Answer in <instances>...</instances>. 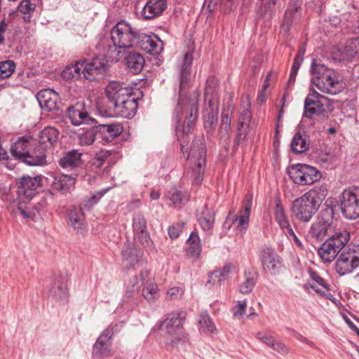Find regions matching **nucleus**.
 Instances as JSON below:
<instances>
[{
	"mask_svg": "<svg viewBox=\"0 0 359 359\" xmlns=\"http://www.w3.org/2000/svg\"><path fill=\"white\" fill-rule=\"evenodd\" d=\"M193 51H187L180 65L178 93L179 101L175 109L177 122L182 118L180 114L186 113L184 123L182 126V133L188 134L197 120L198 115V103L200 93L198 90L193 91L189 97L185 100L188 90L191 86V67L193 62Z\"/></svg>",
	"mask_w": 359,
	"mask_h": 359,
	"instance_id": "f257e3e1",
	"label": "nucleus"
},
{
	"mask_svg": "<svg viewBox=\"0 0 359 359\" xmlns=\"http://www.w3.org/2000/svg\"><path fill=\"white\" fill-rule=\"evenodd\" d=\"M140 33L137 28L121 20L111 29L110 38L112 44L105 46L104 40H101L97 48L103 51L109 60L117 62L124 57L130 48L137 47Z\"/></svg>",
	"mask_w": 359,
	"mask_h": 359,
	"instance_id": "f03ea898",
	"label": "nucleus"
},
{
	"mask_svg": "<svg viewBox=\"0 0 359 359\" xmlns=\"http://www.w3.org/2000/svg\"><path fill=\"white\" fill-rule=\"evenodd\" d=\"M311 73L313 76L312 83L321 92L335 95L341 91L339 74L334 69L327 68L323 64L317 63L313 60Z\"/></svg>",
	"mask_w": 359,
	"mask_h": 359,
	"instance_id": "7ed1b4c3",
	"label": "nucleus"
},
{
	"mask_svg": "<svg viewBox=\"0 0 359 359\" xmlns=\"http://www.w3.org/2000/svg\"><path fill=\"white\" fill-rule=\"evenodd\" d=\"M185 318V312H173L161 323L160 329L166 334L165 343L168 346H176L183 344L188 340V336L182 327Z\"/></svg>",
	"mask_w": 359,
	"mask_h": 359,
	"instance_id": "20e7f679",
	"label": "nucleus"
},
{
	"mask_svg": "<svg viewBox=\"0 0 359 359\" xmlns=\"http://www.w3.org/2000/svg\"><path fill=\"white\" fill-rule=\"evenodd\" d=\"M334 210L332 208H326L321 210L316 220L312 223L307 237L310 239L322 241L327 236L334 234L335 226L333 222Z\"/></svg>",
	"mask_w": 359,
	"mask_h": 359,
	"instance_id": "39448f33",
	"label": "nucleus"
},
{
	"mask_svg": "<svg viewBox=\"0 0 359 359\" xmlns=\"http://www.w3.org/2000/svg\"><path fill=\"white\" fill-rule=\"evenodd\" d=\"M349 238L350 234L346 230L336 232L318 248V255L325 262H332L346 245Z\"/></svg>",
	"mask_w": 359,
	"mask_h": 359,
	"instance_id": "423d86ee",
	"label": "nucleus"
},
{
	"mask_svg": "<svg viewBox=\"0 0 359 359\" xmlns=\"http://www.w3.org/2000/svg\"><path fill=\"white\" fill-rule=\"evenodd\" d=\"M186 158L194 165V183L200 184L203 179V171L206 164V147L203 136H198L194 140L190 153L187 154Z\"/></svg>",
	"mask_w": 359,
	"mask_h": 359,
	"instance_id": "0eeeda50",
	"label": "nucleus"
},
{
	"mask_svg": "<svg viewBox=\"0 0 359 359\" xmlns=\"http://www.w3.org/2000/svg\"><path fill=\"white\" fill-rule=\"evenodd\" d=\"M340 210L344 217L355 219L359 217V188L344 189L339 197Z\"/></svg>",
	"mask_w": 359,
	"mask_h": 359,
	"instance_id": "6e6552de",
	"label": "nucleus"
},
{
	"mask_svg": "<svg viewBox=\"0 0 359 359\" xmlns=\"http://www.w3.org/2000/svg\"><path fill=\"white\" fill-rule=\"evenodd\" d=\"M291 180L297 184H311L320 180V172L316 168L306 164L292 165L288 171Z\"/></svg>",
	"mask_w": 359,
	"mask_h": 359,
	"instance_id": "1a4fd4ad",
	"label": "nucleus"
},
{
	"mask_svg": "<svg viewBox=\"0 0 359 359\" xmlns=\"http://www.w3.org/2000/svg\"><path fill=\"white\" fill-rule=\"evenodd\" d=\"M359 266V246L342 251L335 262V270L339 276L352 273Z\"/></svg>",
	"mask_w": 359,
	"mask_h": 359,
	"instance_id": "9d476101",
	"label": "nucleus"
},
{
	"mask_svg": "<svg viewBox=\"0 0 359 359\" xmlns=\"http://www.w3.org/2000/svg\"><path fill=\"white\" fill-rule=\"evenodd\" d=\"M250 107L251 102L249 97L248 95L243 96L241 102L238 133L236 138L238 144H241V141L245 139L248 132L253 130V126L250 122Z\"/></svg>",
	"mask_w": 359,
	"mask_h": 359,
	"instance_id": "9b49d317",
	"label": "nucleus"
},
{
	"mask_svg": "<svg viewBox=\"0 0 359 359\" xmlns=\"http://www.w3.org/2000/svg\"><path fill=\"white\" fill-rule=\"evenodd\" d=\"M318 209L319 208L305 195L296 198L292 206L293 215L297 219L304 222H309Z\"/></svg>",
	"mask_w": 359,
	"mask_h": 359,
	"instance_id": "f8f14e48",
	"label": "nucleus"
},
{
	"mask_svg": "<svg viewBox=\"0 0 359 359\" xmlns=\"http://www.w3.org/2000/svg\"><path fill=\"white\" fill-rule=\"evenodd\" d=\"M40 176H23L19 183L17 191L18 198L21 203H27L32 200L37 193L41 185Z\"/></svg>",
	"mask_w": 359,
	"mask_h": 359,
	"instance_id": "ddd939ff",
	"label": "nucleus"
},
{
	"mask_svg": "<svg viewBox=\"0 0 359 359\" xmlns=\"http://www.w3.org/2000/svg\"><path fill=\"white\" fill-rule=\"evenodd\" d=\"M134 241L144 248L150 247L152 241L147 231V221L142 213H136L133 219Z\"/></svg>",
	"mask_w": 359,
	"mask_h": 359,
	"instance_id": "4468645a",
	"label": "nucleus"
},
{
	"mask_svg": "<svg viewBox=\"0 0 359 359\" xmlns=\"http://www.w3.org/2000/svg\"><path fill=\"white\" fill-rule=\"evenodd\" d=\"M107 71V61L104 58L96 57L83 65V76L89 81L102 77Z\"/></svg>",
	"mask_w": 359,
	"mask_h": 359,
	"instance_id": "2eb2a0df",
	"label": "nucleus"
},
{
	"mask_svg": "<svg viewBox=\"0 0 359 359\" xmlns=\"http://www.w3.org/2000/svg\"><path fill=\"white\" fill-rule=\"evenodd\" d=\"M262 267L266 273L276 275L280 272L282 266L280 257L274 250L266 248L260 254Z\"/></svg>",
	"mask_w": 359,
	"mask_h": 359,
	"instance_id": "dca6fc26",
	"label": "nucleus"
},
{
	"mask_svg": "<svg viewBox=\"0 0 359 359\" xmlns=\"http://www.w3.org/2000/svg\"><path fill=\"white\" fill-rule=\"evenodd\" d=\"M106 95L111 107L133 94V89L123 83L110 82L106 87Z\"/></svg>",
	"mask_w": 359,
	"mask_h": 359,
	"instance_id": "f3484780",
	"label": "nucleus"
},
{
	"mask_svg": "<svg viewBox=\"0 0 359 359\" xmlns=\"http://www.w3.org/2000/svg\"><path fill=\"white\" fill-rule=\"evenodd\" d=\"M67 115L71 120V123L74 126L84 123L93 124L95 122V120L89 116L83 102H76L68 107Z\"/></svg>",
	"mask_w": 359,
	"mask_h": 359,
	"instance_id": "a211bd4d",
	"label": "nucleus"
},
{
	"mask_svg": "<svg viewBox=\"0 0 359 359\" xmlns=\"http://www.w3.org/2000/svg\"><path fill=\"white\" fill-rule=\"evenodd\" d=\"M320 95L316 90L310 93L304 100V116L311 118L312 115H323L325 111L323 103L320 100Z\"/></svg>",
	"mask_w": 359,
	"mask_h": 359,
	"instance_id": "6ab92c4d",
	"label": "nucleus"
},
{
	"mask_svg": "<svg viewBox=\"0 0 359 359\" xmlns=\"http://www.w3.org/2000/svg\"><path fill=\"white\" fill-rule=\"evenodd\" d=\"M122 261L123 266L128 269L138 268L144 263L142 252L129 243L125 245L122 251Z\"/></svg>",
	"mask_w": 359,
	"mask_h": 359,
	"instance_id": "aec40b11",
	"label": "nucleus"
},
{
	"mask_svg": "<svg viewBox=\"0 0 359 359\" xmlns=\"http://www.w3.org/2000/svg\"><path fill=\"white\" fill-rule=\"evenodd\" d=\"M114 115L126 118H133L137 109V98L134 94L116 103L113 107Z\"/></svg>",
	"mask_w": 359,
	"mask_h": 359,
	"instance_id": "412c9836",
	"label": "nucleus"
},
{
	"mask_svg": "<svg viewBox=\"0 0 359 359\" xmlns=\"http://www.w3.org/2000/svg\"><path fill=\"white\" fill-rule=\"evenodd\" d=\"M36 99L40 107L48 111L59 109L60 96L52 89H43L36 94Z\"/></svg>",
	"mask_w": 359,
	"mask_h": 359,
	"instance_id": "4be33fe9",
	"label": "nucleus"
},
{
	"mask_svg": "<svg viewBox=\"0 0 359 359\" xmlns=\"http://www.w3.org/2000/svg\"><path fill=\"white\" fill-rule=\"evenodd\" d=\"M113 333L109 330H104L100 335L93 346V356L100 359L109 355L111 343L110 339Z\"/></svg>",
	"mask_w": 359,
	"mask_h": 359,
	"instance_id": "5701e85b",
	"label": "nucleus"
},
{
	"mask_svg": "<svg viewBox=\"0 0 359 359\" xmlns=\"http://www.w3.org/2000/svg\"><path fill=\"white\" fill-rule=\"evenodd\" d=\"M139 36L137 47L142 50L153 55H158L163 50V43L157 35H146L140 32Z\"/></svg>",
	"mask_w": 359,
	"mask_h": 359,
	"instance_id": "b1692460",
	"label": "nucleus"
},
{
	"mask_svg": "<svg viewBox=\"0 0 359 359\" xmlns=\"http://www.w3.org/2000/svg\"><path fill=\"white\" fill-rule=\"evenodd\" d=\"M166 6V0H149L141 11V17L144 20L153 19L161 15Z\"/></svg>",
	"mask_w": 359,
	"mask_h": 359,
	"instance_id": "393cba45",
	"label": "nucleus"
},
{
	"mask_svg": "<svg viewBox=\"0 0 359 359\" xmlns=\"http://www.w3.org/2000/svg\"><path fill=\"white\" fill-rule=\"evenodd\" d=\"M59 131L54 127H46L39 135L40 147L46 150L52 148L57 142Z\"/></svg>",
	"mask_w": 359,
	"mask_h": 359,
	"instance_id": "a878e982",
	"label": "nucleus"
},
{
	"mask_svg": "<svg viewBox=\"0 0 359 359\" xmlns=\"http://www.w3.org/2000/svg\"><path fill=\"white\" fill-rule=\"evenodd\" d=\"M67 224L77 231H81L85 228L84 213L81 208H71L67 212Z\"/></svg>",
	"mask_w": 359,
	"mask_h": 359,
	"instance_id": "bb28decb",
	"label": "nucleus"
},
{
	"mask_svg": "<svg viewBox=\"0 0 359 359\" xmlns=\"http://www.w3.org/2000/svg\"><path fill=\"white\" fill-rule=\"evenodd\" d=\"M252 205V195L248 194L244 199L243 209L239 211L238 215L234 219V222H237L238 227L243 229H246L248 228Z\"/></svg>",
	"mask_w": 359,
	"mask_h": 359,
	"instance_id": "cd10ccee",
	"label": "nucleus"
},
{
	"mask_svg": "<svg viewBox=\"0 0 359 359\" xmlns=\"http://www.w3.org/2000/svg\"><path fill=\"white\" fill-rule=\"evenodd\" d=\"M215 212L213 210L208 208L207 206L203 207L198 210V222L205 231H211L215 223Z\"/></svg>",
	"mask_w": 359,
	"mask_h": 359,
	"instance_id": "c85d7f7f",
	"label": "nucleus"
},
{
	"mask_svg": "<svg viewBox=\"0 0 359 359\" xmlns=\"http://www.w3.org/2000/svg\"><path fill=\"white\" fill-rule=\"evenodd\" d=\"M50 294L55 299L63 301L68 297L66 278L62 276L56 277L50 288Z\"/></svg>",
	"mask_w": 359,
	"mask_h": 359,
	"instance_id": "c756f323",
	"label": "nucleus"
},
{
	"mask_svg": "<svg viewBox=\"0 0 359 359\" xmlns=\"http://www.w3.org/2000/svg\"><path fill=\"white\" fill-rule=\"evenodd\" d=\"M299 8L300 6L297 3L289 6V8L285 11L283 22L281 25V29L283 32H287L293 23L297 22L300 18Z\"/></svg>",
	"mask_w": 359,
	"mask_h": 359,
	"instance_id": "7c9ffc66",
	"label": "nucleus"
},
{
	"mask_svg": "<svg viewBox=\"0 0 359 359\" xmlns=\"http://www.w3.org/2000/svg\"><path fill=\"white\" fill-rule=\"evenodd\" d=\"M31 146L32 143L27 138L21 137L11 147V152L15 158L22 162Z\"/></svg>",
	"mask_w": 359,
	"mask_h": 359,
	"instance_id": "2f4dec72",
	"label": "nucleus"
},
{
	"mask_svg": "<svg viewBox=\"0 0 359 359\" xmlns=\"http://www.w3.org/2000/svg\"><path fill=\"white\" fill-rule=\"evenodd\" d=\"M96 128L107 142L111 141L123 132V127L118 123L99 125Z\"/></svg>",
	"mask_w": 359,
	"mask_h": 359,
	"instance_id": "473e14b6",
	"label": "nucleus"
},
{
	"mask_svg": "<svg viewBox=\"0 0 359 359\" xmlns=\"http://www.w3.org/2000/svg\"><path fill=\"white\" fill-rule=\"evenodd\" d=\"M327 194L328 189L327 185L323 184L315 186L304 195L319 208Z\"/></svg>",
	"mask_w": 359,
	"mask_h": 359,
	"instance_id": "72a5a7b5",
	"label": "nucleus"
},
{
	"mask_svg": "<svg viewBox=\"0 0 359 359\" xmlns=\"http://www.w3.org/2000/svg\"><path fill=\"white\" fill-rule=\"evenodd\" d=\"M126 64L128 68L133 74H138L141 72L144 64V59L142 55L136 52H129L125 56Z\"/></svg>",
	"mask_w": 359,
	"mask_h": 359,
	"instance_id": "f704fd0d",
	"label": "nucleus"
},
{
	"mask_svg": "<svg viewBox=\"0 0 359 359\" xmlns=\"http://www.w3.org/2000/svg\"><path fill=\"white\" fill-rule=\"evenodd\" d=\"M147 271H142L140 273V281L144 285L142 289V295L148 301H154L158 296L157 286L152 281H145V278L147 276Z\"/></svg>",
	"mask_w": 359,
	"mask_h": 359,
	"instance_id": "c9c22d12",
	"label": "nucleus"
},
{
	"mask_svg": "<svg viewBox=\"0 0 359 359\" xmlns=\"http://www.w3.org/2000/svg\"><path fill=\"white\" fill-rule=\"evenodd\" d=\"M46 158L45 149L40 147L37 150L34 149L32 151L29 150L22 162L28 165H42L46 163Z\"/></svg>",
	"mask_w": 359,
	"mask_h": 359,
	"instance_id": "e433bc0d",
	"label": "nucleus"
},
{
	"mask_svg": "<svg viewBox=\"0 0 359 359\" xmlns=\"http://www.w3.org/2000/svg\"><path fill=\"white\" fill-rule=\"evenodd\" d=\"M81 153L76 150L67 152L59 161L60 165L63 168H72L76 167L81 163Z\"/></svg>",
	"mask_w": 359,
	"mask_h": 359,
	"instance_id": "4c0bfd02",
	"label": "nucleus"
},
{
	"mask_svg": "<svg viewBox=\"0 0 359 359\" xmlns=\"http://www.w3.org/2000/svg\"><path fill=\"white\" fill-rule=\"evenodd\" d=\"M220 6L224 13H229L234 10L238 3V0H219ZM219 0H205L204 6H207V8L210 12H212L217 7Z\"/></svg>",
	"mask_w": 359,
	"mask_h": 359,
	"instance_id": "58836bf2",
	"label": "nucleus"
},
{
	"mask_svg": "<svg viewBox=\"0 0 359 359\" xmlns=\"http://www.w3.org/2000/svg\"><path fill=\"white\" fill-rule=\"evenodd\" d=\"M85 60L78 61L67 66L62 72V76L65 80H73L81 78Z\"/></svg>",
	"mask_w": 359,
	"mask_h": 359,
	"instance_id": "ea45409f",
	"label": "nucleus"
},
{
	"mask_svg": "<svg viewBox=\"0 0 359 359\" xmlns=\"http://www.w3.org/2000/svg\"><path fill=\"white\" fill-rule=\"evenodd\" d=\"M75 178L69 175H61L54 177L53 187L55 189L66 193L75 184Z\"/></svg>",
	"mask_w": 359,
	"mask_h": 359,
	"instance_id": "a19ab883",
	"label": "nucleus"
},
{
	"mask_svg": "<svg viewBox=\"0 0 359 359\" xmlns=\"http://www.w3.org/2000/svg\"><path fill=\"white\" fill-rule=\"evenodd\" d=\"M187 255L194 259H197L201 252V245L199 236L196 232H192L187 241Z\"/></svg>",
	"mask_w": 359,
	"mask_h": 359,
	"instance_id": "79ce46f5",
	"label": "nucleus"
},
{
	"mask_svg": "<svg viewBox=\"0 0 359 359\" xmlns=\"http://www.w3.org/2000/svg\"><path fill=\"white\" fill-rule=\"evenodd\" d=\"M309 143L306 135L297 132L293 137L291 142V149L293 152L303 153L308 150Z\"/></svg>",
	"mask_w": 359,
	"mask_h": 359,
	"instance_id": "37998d69",
	"label": "nucleus"
},
{
	"mask_svg": "<svg viewBox=\"0 0 359 359\" xmlns=\"http://www.w3.org/2000/svg\"><path fill=\"white\" fill-rule=\"evenodd\" d=\"M274 217L276 221L278 222L281 229H285L286 231L288 230V229L291 228L283 207L279 201L276 202V205L274 210Z\"/></svg>",
	"mask_w": 359,
	"mask_h": 359,
	"instance_id": "c03bdc74",
	"label": "nucleus"
},
{
	"mask_svg": "<svg viewBox=\"0 0 359 359\" xmlns=\"http://www.w3.org/2000/svg\"><path fill=\"white\" fill-rule=\"evenodd\" d=\"M200 331L206 334H212L217 332V328L212 319L207 313H203L198 320Z\"/></svg>",
	"mask_w": 359,
	"mask_h": 359,
	"instance_id": "a18cd8bd",
	"label": "nucleus"
},
{
	"mask_svg": "<svg viewBox=\"0 0 359 359\" xmlns=\"http://www.w3.org/2000/svg\"><path fill=\"white\" fill-rule=\"evenodd\" d=\"M97 133V128L95 126H93L90 128H88L86 131L79 134V144L82 146H88L92 144L95 142Z\"/></svg>",
	"mask_w": 359,
	"mask_h": 359,
	"instance_id": "49530a36",
	"label": "nucleus"
},
{
	"mask_svg": "<svg viewBox=\"0 0 359 359\" xmlns=\"http://www.w3.org/2000/svg\"><path fill=\"white\" fill-rule=\"evenodd\" d=\"M217 109L211 110L204 116V128L208 133L215 130L217 123Z\"/></svg>",
	"mask_w": 359,
	"mask_h": 359,
	"instance_id": "de8ad7c7",
	"label": "nucleus"
},
{
	"mask_svg": "<svg viewBox=\"0 0 359 359\" xmlns=\"http://www.w3.org/2000/svg\"><path fill=\"white\" fill-rule=\"evenodd\" d=\"M15 63L11 60L0 62V77L2 79L9 77L15 70Z\"/></svg>",
	"mask_w": 359,
	"mask_h": 359,
	"instance_id": "09e8293b",
	"label": "nucleus"
},
{
	"mask_svg": "<svg viewBox=\"0 0 359 359\" xmlns=\"http://www.w3.org/2000/svg\"><path fill=\"white\" fill-rule=\"evenodd\" d=\"M231 117L227 114H223L221 118V124L219 127V134L221 137H226L231 128Z\"/></svg>",
	"mask_w": 359,
	"mask_h": 359,
	"instance_id": "8fccbe9b",
	"label": "nucleus"
},
{
	"mask_svg": "<svg viewBox=\"0 0 359 359\" xmlns=\"http://www.w3.org/2000/svg\"><path fill=\"white\" fill-rule=\"evenodd\" d=\"M256 282L257 278L255 276H252L247 277L243 283L240 285L239 291L242 294H249L252 292Z\"/></svg>",
	"mask_w": 359,
	"mask_h": 359,
	"instance_id": "3c124183",
	"label": "nucleus"
},
{
	"mask_svg": "<svg viewBox=\"0 0 359 359\" xmlns=\"http://www.w3.org/2000/svg\"><path fill=\"white\" fill-rule=\"evenodd\" d=\"M168 197L175 206L181 205L184 200V195L175 187L171 188L169 191Z\"/></svg>",
	"mask_w": 359,
	"mask_h": 359,
	"instance_id": "603ef678",
	"label": "nucleus"
},
{
	"mask_svg": "<svg viewBox=\"0 0 359 359\" xmlns=\"http://www.w3.org/2000/svg\"><path fill=\"white\" fill-rule=\"evenodd\" d=\"M303 60H302L300 55H296L291 68V72L289 76V83L294 82L297 74Z\"/></svg>",
	"mask_w": 359,
	"mask_h": 359,
	"instance_id": "864d4df0",
	"label": "nucleus"
},
{
	"mask_svg": "<svg viewBox=\"0 0 359 359\" xmlns=\"http://www.w3.org/2000/svg\"><path fill=\"white\" fill-rule=\"evenodd\" d=\"M247 309V302L245 301H238L236 306L232 309V313L234 317L241 318L244 316Z\"/></svg>",
	"mask_w": 359,
	"mask_h": 359,
	"instance_id": "5fc2aeb1",
	"label": "nucleus"
},
{
	"mask_svg": "<svg viewBox=\"0 0 359 359\" xmlns=\"http://www.w3.org/2000/svg\"><path fill=\"white\" fill-rule=\"evenodd\" d=\"M36 5L30 1V0H22L18 9L20 12L24 14H30L34 11Z\"/></svg>",
	"mask_w": 359,
	"mask_h": 359,
	"instance_id": "6e6d98bb",
	"label": "nucleus"
},
{
	"mask_svg": "<svg viewBox=\"0 0 359 359\" xmlns=\"http://www.w3.org/2000/svg\"><path fill=\"white\" fill-rule=\"evenodd\" d=\"M318 161L322 164L329 166L336 161V156L330 152H321L318 156Z\"/></svg>",
	"mask_w": 359,
	"mask_h": 359,
	"instance_id": "4d7b16f0",
	"label": "nucleus"
},
{
	"mask_svg": "<svg viewBox=\"0 0 359 359\" xmlns=\"http://www.w3.org/2000/svg\"><path fill=\"white\" fill-rule=\"evenodd\" d=\"M309 275L311 280L316 283V285L313 284V285H316L317 287V285L319 286L323 287L325 289L328 290L330 285L325 282V280L320 277L318 273L314 271L309 270Z\"/></svg>",
	"mask_w": 359,
	"mask_h": 359,
	"instance_id": "13d9d810",
	"label": "nucleus"
},
{
	"mask_svg": "<svg viewBox=\"0 0 359 359\" xmlns=\"http://www.w3.org/2000/svg\"><path fill=\"white\" fill-rule=\"evenodd\" d=\"M271 348L278 353L285 355L290 352V348L282 341L275 339Z\"/></svg>",
	"mask_w": 359,
	"mask_h": 359,
	"instance_id": "bf43d9fd",
	"label": "nucleus"
},
{
	"mask_svg": "<svg viewBox=\"0 0 359 359\" xmlns=\"http://www.w3.org/2000/svg\"><path fill=\"white\" fill-rule=\"evenodd\" d=\"M110 153L108 151H100L97 153L94 158L93 164L97 167L100 168L105 161H107L108 158L110 156Z\"/></svg>",
	"mask_w": 359,
	"mask_h": 359,
	"instance_id": "052dcab7",
	"label": "nucleus"
},
{
	"mask_svg": "<svg viewBox=\"0 0 359 359\" xmlns=\"http://www.w3.org/2000/svg\"><path fill=\"white\" fill-rule=\"evenodd\" d=\"M256 338L270 348L276 339L269 333L262 332H257L256 334Z\"/></svg>",
	"mask_w": 359,
	"mask_h": 359,
	"instance_id": "680f3d73",
	"label": "nucleus"
},
{
	"mask_svg": "<svg viewBox=\"0 0 359 359\" xmlns=\"http://www.w3.org/2000/svg\"><path fill=\"white\" fill-rule=\"evenodd\" d=\"M184 294V289L181 287H172L167 292V298L170 300L180 299Z\"/></svg>",
	"mask_w": 359,
	"mask_h": 359,
	"instance_id": "e2e57ef3",
	"label": "nucleus"
},
{
	"mask_svg": "<svg viewBox=\"0 0 359 359\" xmlns=\"http://www.w3.org/2000/svg\"><path fill=\"white\" fill-rule=\"evenodd\" d=\"M304 288L308 292H311V290L315 291L316 293L320 294L321 296H325L327 299L332 301L333 302L334 299L332 298V295L331 294H325V292L321 291L320 290L316 288V285H312L311 283H307L304 285Z\"/></svg>",
	"mask_w": 359,
	"mask_h": 359,
	"instance_id": "0e129e2a",
	"label": "nucleus"
},
{
	"mask_svg": "<svg viewBox=\"0 0 359 359\" xmlns=\"http://www.w3.org/2000/svg\"><path fill=\"white\" fill-rule=\"evenodd\" d=\"M225 280L221 276V273L218 270L214 271L208 277V284L220 285Z\"/></svg>",
	"mask_w": 359,
	"mask_h": 359,
	"instance_id": "69168bd1",
	"label": "nucleus"
},
{
	"mask_svg": "<svg viewBox=\"0 0 359 359\" xmlns=\"http://www.w3.org/2000/svg\"><path fill=\"white\" fill-rule=\"evenodd\" d=\"M105 193L106 191H102L91 196L84 204V208H90L96 204Z\"/></svg>",
	"mask_w": 359,
	"mask_h": 359,
	"instance_id": "338daca9",
	"label": "nucleus"
},
{
	"mask_svg": "<svg viewBox=\"0 0 359 359\" xmlns=\"http://www.w3.org/2000/svg\"><path fill=\"white\" fill-rule=\"evenodd\" d=\"M183 224H177L168 229V235L170 238H177L182 232Z\"/></svg>",
	"mask_w": 359,
	"mask_h": 359,
	"instance_id": "774afa93",
	"label": "nucleus"
}]
</instances>
